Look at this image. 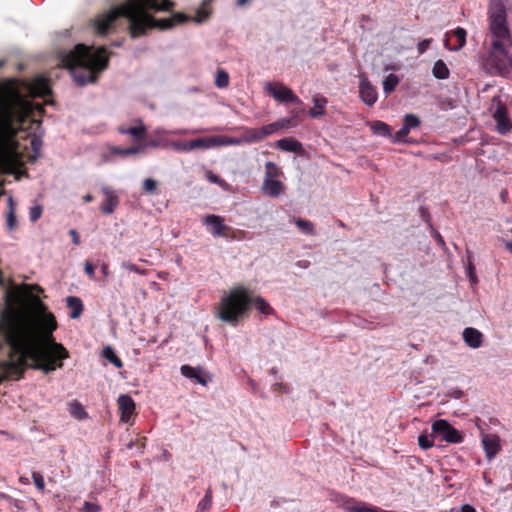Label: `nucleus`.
I'll use <instances>...</instances> for the list:
<instances>
[{"instance_id": "f257e3e1", "label": "nucleus", "mask_w": 512, "mask_h": 512, "mask_svg": "<svg viewBox=\"0 0 512 512\" xmlns=\"http://www.w3.org/2000/svg\"><path fill=\"white\" fill-rule=\"evenodd\" d=\"M34 289L41 290L25 284L6 295L9 300L28 297L30 303L23 307L8 305L0 313V343L10 350L9 359L0 362V383L19 379L27 366L49 373L61 368V360L68 358L67 350L52 335L57 327L55 317L37 296L31 295Z\"/></svg>"}, {"instance_id": "f03ea898", "label": "nucleus", "mask_w": 512, "mask_h": 512, "mask_svg": "<svg viewBox=\"0 0 512 512\" xmlns=\"http://www.w3.org/2000/svg\"><path fill=\"white\" fill-rule=\"evenodd\" d=\"M50 93L47 80L40 76L0 88V195L3 193L4 174H13L16 180L25 174L21 168L28 144L34 153L28 155L32 160L42 145L40 137L36 135L40 127L36 116L41 115L43 104H33L28 98H45ZM50 103L44 101V105Z\"/></svg>"}, {"instance_id": "7ed1b4c3", "label": "nucleus", "mask_w": 512, "mask_h": 512, "mask_svg": "<svg viewBox=\"0 0 512 512\" xmlns=\"http://www.w3.org/2000/svg\"><path fill=\"white\" fill-rule=\"evenodd\" d=\"M169 0H126L119 6L99 15L94 20L96 33L105 34L119 17L129 21V30L133 38L142 36L148 29L158 27L168 29L176 24L183 23L189 18L183 13H176L171 18L156 21L151 12L168 11L172 7Z\"/></svg>"}, {"instance_id": "20e7f679", "label": "nucleus", "mask_w": 512, "mask_h": 512, "mask_svg": "<svg viewBox=\"0 0 512 512\" xmlns=\"http://www.w3.org/2000/svg\"><path fill=\"white\" fill-rule=\"evenodd\" d=\"M511 16V2L508 0L490 1L483 65L491 74L512 77V56L509 53L512 46V35L509 28Z\"/></svg>"}, {"instance_id": "39448f33", "label": "nucleus", "mask_w": 512, "mask_h": 512, "mask_svg": "<svg viewBox=\"0 0 512 512\" xmlns=\"http://www.w3.org/2000/svg\"><path fill=\"white\" fill-rule=\"evenodd\" d=\"M61 62L69 69L78 85H85L94 82L106 68L108 55L104 47L94 48L78 44L62 56Z\"/></svg>"}, {"instance_id": "423d86ee", "label": "nucleus", "mask_w": 512, "mask_h": 512, "mask_svg": "<svg viewBox=\"0 0 512 512\" xmlns=\"http://www.w3.org/2000/svg\"><path fill=\"white\" fill-rule=\"evenodd\" d=\"M253 296L244 286H237L220 300L217 316L222 321L236 325L250 310Z\"/></svg>"}, {"instance_id": "0eeeda50", "label": "nucleus", "mask_w": 512, "mask_h": 512, "mask_svg": "<svg viewBox=\"0 0 512 512\" xmlns=\"http://www.w3.org/2000/svg\"><path fill=\"white\" fill-rule=\"evenodd\" d=\"M264 90L267 94L273 97L278 102H293L301 104L300 99L294 92L281 82H266L264 84Z\"/></svg>"}, {"instance_id": "6e6552de", "label": "nucleus", "mask_w": 512, "mask_h": 512, "mask_svg": "<svg viewBox=\"0 0 512 512\" xmlns=\"http://www.w3.org/2000/svg\"><path fill=\"white\" fill-rule=\"evenodd\" d=\"M432 437H441L449 443L462 442V436L454 427H452L446 420H437L432 424Z\"/></svg>"}, {"instance_id": "1a4fd4ad", "label": "nucleus", "mask_w": 512, "mask_h": 512, "mask_svg": "<svg viewBox=\"0 0 512 512\" xmlns=\"http://www.w3.org/2000/svg\"><path fill=\"white\" fill-rule=\"evenodd\" d=\"M493 118L496 122V129L500 134L508 133L512 128V123L508 117L507 110L499 98H493Z\"/></svg>"}, {"instance_id": "9d476101", "label": "nucleus", "mask_w": 512, "mask_h": 512, "mask_svg": "<svg viewBox=\"0 0 512 512\" xmlns=\"http://www.w3.org/2000/svg\"><path fill=\"white\" fill-rule=\"evenodd\" d=\"M466 30L458 27L449 31L444 36V46L450 51H459L466 44Z\"/></svg>"}, {"instance_id": "9b49d317", "label": "nucleus", "mask_w": 512, "mask_h": 512, "mask_svg": "<svg viewBox=\"0 0 512 512\" xmlns=\"http://www.w3.org/2000/svg\"><path fill=\"white\" fill-rule=\"evenodd\" d=\"M120 420L132 424V417L135 414L136 404L131 396L121 394L117 399Z\"/></svg>"}, {"instance_id": "f8f14e48", "label": "nucleus", "mask_w": 512, "mask_h": 512, "mask_svg": "<svg viewBox=\"0 0 512 512\" xmlns=\"http://www.w3.org/2000/svg\"><path fill=\"white\" fill-rule=\"evenodd\" d=\"M169 142L170 141H167L164 138L156 137L155 139L150 140L147 143H141V144H139V145H137L135 147H131V148H127V149L115 148V149H113V152L117 153V154H121V155L137 154V153L144 152L147 147H152V148H158V147L168 148Z\"/></svg>"}, {"instance_id": "ddd939ff", "label": "nucleus", "mask_w": 512, "mask_h": 512, "mask_svg": "<svg viewBox=\"0 0 512 512\" xmlns=\"http://www.w3.org/2000/svg\"><path fill=\"white\" fill-rule=\"evenodd\" d=\"M420 125L419 118L414 114H407L404 117V124L395 134L392 136V142H403L410 133V130Z\"/></svg>"}, {"instance_id": "4468645a", "label": "nucleus", "mask_w": 512, "mask_h": 512, "mask_svg": "<svg viewBox=\"0 0 512 512\" xmlns=\"http://www.w3.org/2000/svg\"><path fill=\"white\" fill-rule=\"evenodd\" d=\"M481 442L487 460L491 461L501 449L500 438L495 434H484Z\"/></svg>"}, {"instance_id": "2eb2a0df", "label": "nucleus", "mask_w": 512, "mask_h": 512, "mask_svg": "<svg viewBox=\"0 0 512 512\" xmlns=\"http://www.w3.org/2000/svg\"><path fill=\"white\" fill-rule=\"evenodd\" d=\"M181 374L188 379L194 380L202 386H206L211 380V376L200 367L183 365L181 367Z\"/></svg>"}, {"instance_id": "dca6fc26", "label": "nucleus", "mask_w": 512, "mask_h": 512, "mask_svg": "<svg viewBox=\"0 0 512 512\" xmlns=\"http://www.w3.org/2000/svg\"><path fill=\"white\" fill-rule=\"evenodd\" d=\"M360 97L362 101L368 106H372L375 104L378 98V94L376 88L372 86V84L368 81L367 78L362 77L360 79Z\"/></svg>"}, {"instance_id": "f3484780", "label": "nucleus", "mask_w": 512, "mask_h": 512, "mask_svg": "<svg viewBox=\"0 0 512 512\" xmlns=\"http://www.w3.org/2000/svg\"><path fill=\"white\" fill-rule=\"evenodd\" d=\"M203 224L209 229L213 236H222L227 229L223 218L214 214L207 215L203 219Z\"/></svg>"}, {"instance_id": "a211bd4d", "label": "nucleus", "mask_w": 512, "mask_h": 512, "mask_svg": "<svg viewBox=\"0 0 512 512\" xmlns=\"http://www.w3.org/2000/svg\"><path fill=\"white\" fill-rule=\"evenodd\" d=\"M293 118H281L262 127L265 138L281 130L295 127Z\"/></svg>"}, {"instance_id": "6ab92c4d", "label": "nucleus", "mask_w": 512, "mask_h": 512, "mask_svg": "<svg viewBox=\"0 0 512 512\" xmlns=\"http://www.w3.org/2000/svg\"><path fill=\"white\" fill-rule=\"evenodd\" d=\"M102 193L105 197L104 202L101 206V210L104 214H111L119 203V199L115 191L108 187L102 188Z\"/></svg>"}, {"instance_id": "aec40b11", "label": "nucleus", "mask_w": 512, "mask_h": 512, "mask_svg": "<svg viewBox=\"0 0 512 512\" xmlns=\"http://www.w3.org/2000/svg\"><path fill=\"white\" fill-rule=\"evenodd\" d=\"M284 184L279 179H263L262 191L270 197H278L284 192Z\"/></svg>"}, {"instance_id": "412c9836", "label": "nucleus", "mask_w": 512, "mask_h": 512, "mask_svg": "<svg viewBox=\"0 0 512 512\" xmlns=\"http://www.w3.org/2000/svg\"><path fill=\"white\" fill-rule=\"evenodd\" d=\"M240 144L257 143L265 139L262 127L261 128H244L243 133L239 137Z\"/></svg>"}, {"instance_id": "4be33fe9", "label": "nucleus", "mask_w": 512, "mask_h": 512, "mask_svg": "<svg viewBox=\"0 0 512 512\" xmlns=\"http://www.w3.org/2000/svg\"><path fill=\"white\" fill-rule=\"evenodd\" d=\"M275 147L285 152L297 154H301L303 152L302 144L292 137H286L278 140L275 143Z\"/></svg>"}, {"instance_id": "5701e85b", "label": "nucleus", "mask_w": 512, "mask_h": 512, "mask_svg": "<svg viewBox=\"0 0 512 512\" xmlns=\"http://www.w3.org/2000/svg\"><path fill=\"white\" fill-rule=\"evenodd\" d=\"M463 339L470 348L476 349L482 345L483 335L479 330L468 327L463 331Z\"/></svg>"}, {"instance_id": "b1692460", "label": "nucleus", "mask_w": 512, "mask_h": 512, "mask_svg": "<svg viewBox=\"0 0 512 512\" xmlns=\"http://www.w3.org/2000/svg\"><path fill=\"white\" fill-rule=\"evenodd\" d=\"M313 107L309 111V116L312 118H318L325 114V107L327 105V98L322 95L313 96Z\"/></svg>"}, {"instance_id": "393cba45", "label": "nucleus", "mask_w": 512, "mask_h": 512, "mask_svg": "<svg viewBox=\"0 0 512 512\" xmlns=\"http://www.w3.org/2000/svg\"><path fill=\"white\" fill-rule=\"evenodd\" d=\"M119 132L122 134L130 135L134 141H140V140L144 139L146 128L141 122H139L135 126H131V127H127V128L120 127Z\"/></svg>"}, {"instance_id": "a878e982", "label": "nucleus", "mask_w": 512, "mask_h": 512, "mask_svg": "<svg viewBox=\"0 0 512 512\" xmlns=\"http://www.w3.org/2000/svg\"><path fill=\"white\" fill-rule=\"evenodd\" d=\"M367 125L370 127L371 131L377 136L390 137L392 139L391 129L390 127L382 122V121H372L368 122Z\"/></svg>"}, {"instance_id": "bb28decb", "label": "nucleus", "mask_w": 512, "mask_h": 512, "mask_svg": "<svg viewBox=\"0 0 512 512\" xmlns=\"http://www.w3.org/2000/svg\"><path fill=\"white\" fill-rule=\"evenodd\" d=\"M191 144H192V150L212 149V148H215V138H214V136L197 138V139L191 140Z\"/></svg>"}, {"instance_id": "cd10ccee", "label": "nucleus", "mask_w": 512, "mask_h": 512, "mask_svg": "<svg viewBox=\"0 0 512 512\" xmlns=\"http://www.w3.org/2000/svg\"><path fill=\"white\" fill-rule=\"evenodd\" d=\"M69 414L77 420H83L87 418V412L80 402L74 400L68 404Z\"/></svg>"}, {"instance_id": "c85d7f7f", "label": "nucleus", "mask_w": 512, "mask_h": 512, "mask_svg": "<svg viewBox=\"0 0 512 512\" xmlns=\"http://www.w3.org/2000/svg\"><path fill=\"white\" fill-rule=\"evenodd\" d=\"M67 305L71 309V313H70L71 318L76 319L81 315V313L83 311V305L79 298L68 297Z\"/></svg>"}, {"instance_id": "c756f323", "label": "nucleus", "mask_w": 512, "mask_h": 512, "mask_svg": "<svg viewBox=\"0 0 512 512\" xmlns=\"http://www.w3.org/2000/svg\"><path fill=\"white\" fill-rule=\"evenodd\" d=\"M282 175V171L274 162H266L264 179H278Z\"/></svg>"}, {"instance_id": "7c9ffc66", "label": "nucleus", "mask_w": 512, "mask_h": 512, "mask_svg": "<svg viewBox=\"0 0 512 512\" xmlns=\"http://www.w3.org/2000/svg\"><path fill=\"white\" fill-rule=\"evenodd\" d=\"M433 75L438 79H446L449 76V69L444 61L437 60L433 66Z\"/></svg>"}, {"instance_id": "2f4dec72", "label": "nucleus", "mask_w": 512, "mask_h": 512, "mask_svg": "<svg viewBox=\"0 0 512 512\" xmlns=\"http://www.w3.org/2000/svg\"><path fill=\"white\" fill-rule=\"evenodd\" d=\"M214 138L215 147L241 145L239 137L214 136Z\"/></svg>"}, {"instance_id": "473e14b6", "label": "nucleus", "mask_w": 512, "mask_h": 512, "mask_svg": "<svg viewBox=\"0 0 512 512\" xmlns=\"http://www.w3.org/2000/svg\"><path fill=\"white\" fill-rule=\"evenodd\" d=\"M399 83V78L395 74H389L384 80H383V90L386 94L391 93L396 88L397 84Z\"/></svg>"}, {"instance_id": "72a5a7b5", "label": "nucleus", "mask_w": 512, "mask_h": 512, "mask_svg": "<svg viewBox=\"0 0 512 512\" xmlns=\"http://www.w3.org/2000/svg\"><path fill=\"white\" fill-rule=\"evenodd\" d=\"M8 206L9 210L6 217V225L9 230H13L16 227V219H15V208L12 197L8 198Z\"/></svg>"}, {"instance_id": "f704fd0d", "label": "nucleus", "mask_w": 512, "mask_h": 512, "mask_svg": "<svg viewBox=\"0 0 512 512\" xmlns=\"http://www.w3.org/2000/svg\"><path fill=\"white\" fill-rule=\"evenodd\" d=\"M252 305L263 314H271L272 308L271 306L261 297H253Z\"/></svg>"}, {"instance_id": "c9c22d12", "label": "nucleus", "mask_w": 512, "mask_h": 512, "mask_svg": "<svg viewBox=\"0 0 512 512\" xmlns=\"http://www.w3.org/2000/svg\"><path fill=\"white\" fill-rule=\"evenodd\" d=\"M103 356L109 362L114 364L117 368H121L123 366L122 361L120 360V358L116 355V353L114 352V350L110 346H107V347L104 348Z\"/></svg>"}, {"instance_id": "e433bc0d", "label": "nucleus", "mask_w": 512, "mask_h": 512, "mask_svg": "<svg viewBox=\"0 0 512 512\" xmlns=\"http://www.w3.org/2000/svg\"><path fill=\"white\" fill-rule=\"evenodd\" d=\"M168 147L178 152H190L192 150V144L190 141H170Z\"/></svg>"}, {"instance_id": "4c0bfd02", "label": "nucleus", "mask_w": 512, "mask_h": 512, "mask_svg": "<svg viewBox=\"0 0 512 512\" xmlns=\"http://www.w3.org/2000/svg\"><path fill=\"white\" fill-rule=\"evenodd\" d=\"M229 84V75L224 70H218L215 76V85L218 88H225Z\"/></svg>"}, {"instance_id": "58836bf2", "label": "nucleus", "mask_w": 512, "mask_h": 512, "mask_svg": "<svg viewBox=\"0 0 512 512\" xmlns=\"http://www.w3.org/2000/svg\"><path fill=\"white\" fill-rule=\"evenodd\" d=\"M295 224L300 230H302L306 234H313L314 232L313 224L310 221L296 219Z\"/></svg>"}, {"instance_id": "ea45409f", "label": "nucleus", "mask_w": 512, "mask_h": 512, "mask_svg": "<svg viewBox=\"0 0 512 512\" xmlns=\"http://www.w3.org/2000/svg\"><path fill=\"white\" fill-rule=\"evenodd\" d=\"M433 438L434 437H432V434L430 436L426 435V434L420 435L418 437L419 446L422 449H429V448H431L434 445Z\"/></svg>"}, {"instance_id": "a19ab883", "label": "nucleus", "mask_w": 512, "mask_h": 512, "mask_svg": "<svg viewBox=\"0 0 512 512\" xmlns=\"http://www.w3.org/2000/svg\"><path fill=\"white\" fill-rule=\"evenodd\" d=\"M121 267L129 272L138 273L140 275H146V270L139 268L137 265L131 263L130 261H123L121 263Z\"/></svg>"}, {"instance_id": "79ce46f5", "label": "nucleus", "mask_w": 512, "mask_h": 512, "mask_svg": "<svg viewBox=\"0 0 512 512\" xmlns=\"http://www.w3.org/2000/svg\"><path fill=\"white\" fill-rule=\"evenodd\" d=\"M207 178H208L209 181L218 184L220 187H222V188H224L226 190L229 189V184L226 181L220 179L217 175L209 172L207 174Z\"/></svg>"}, {"instance_id": "37998d69", "label": "nucleus", "mask_w": 512, "mask_h": 512, "mask_svg": "<svg viewBox=\"0 0 512 512\" xmlns=\"http://www.w3.org/2000/svg\"><path fill=\"white\" fill-rule=\"evenodd\" d=\"M42 215V207L40 205H35L30 208L29 218L32 222L37 221Z\"/></svg>"}, {"instance_id": "c03bdc74", "label": "nucleus", "mask_w": 512, "mask_h": 512, "mask_svg": "<svg viewBox=\"0 0 512 512\" xmlns=\"http://www.w3.org/2000/svg\"><path fill=\"white\" fill-rule=\"evenodd\" d=\"M33 482L35 486L40 490L43 491L45 488V481L43 476L40 473L34 472L32 474Z\"/></svg>"}, {"instance_id": "a18cd8bd", "label": "nucleus", "mask_w": 512, "mask_h": 512, "mask_svg": "<svg viewBox=\"0 0 512 512\" xmlns=\"http://www.w3.org/2000/svg\"><path fill=\"white\" fill-rule=\"evenodd\" d=\"M209 16V12L203 7L197 10L196 16L193 17V21L196 23H202L205 21Z\"/></svg>"}, {"instance_id": "49530a36", "label": "nucleus", "mask_w": 512, "mask_h": 512, "mask_svg": "<svg viewBox=\"0 0 512 512\" xmlns=\"http://www.w3.org/2000/svg\"><path fill=\"white\" fill-rule=\"evenodd\" d=\"M143 188L148 193H153L157 188V182L152 178H147L143 182Z\"/></svg>"}, {"instance_id": "de8ad7c7", "label": "nucleus", "mask_w": 512, "mask_h": 512, "mask_svg": "<svg viewBox=\"0 0 512 512\" xmlns=\"http://www.w3.org/2000/svg\"><path fill=\"white\" fill-rule=\"evenodd\" d=\"M100 506L96 503L85 502L81 512H99Z\"/></svg>"}, {"instance_id": "09e8293b", "label": "nucleus", "mask_w": 512, "mask_h": 512, "mask_svg": "<svg viewBox=\"0 0 512 512\" xmlns=\"http://www.w3.org/2000/svg\"><path fill=\"white\" fill-rule=\"evenodd\" d=\"M212 503V497L209 492L206 493L204 498L199 502L198 507L200 509H207L211 506Z\"/></svg>"}, {"instance_id": "8fccbe9b", "label": "nucleus", "mask_w": 512, "mask_h": 512, "mask_svg": "<svg viewBox=\"0 0 512 512\" xmlns=\"http://www.w3.org/2000/svg\"><path fill=\"white\" fill-rule=\"evenodd\" d=\"M431 41V39H424L423 41L418 43L417 50L419 54L424 53L428 49Z\"/></svg>"}, {"instance_id": "3c124183", "label": "nucleus", "mask_w": 512, "mask_h": 512, "mask_svg": "<svg viewBox=\"0 0 512 512\" xmlns=\"http://www.w3.org/2000/svg\"><path fill=\"white\" fill-rule=\"evenodd\" d=\"M84 270H85V273L90 277V278H94L95 276V268L94 266L92 265L91 262L89 261H86L85 264H84Z\"/></svg>"}, {"instance_id": "603ef678", "label": "nucleus", "mask_w": 512, "mask_h": 512, "mask_svg": "<svg viewBox=\"0 0 512 512\" xmlns=\"http://www.w3.org/2000/svg\"><path fill=\"white\" fill-rule=\"evenodd\" d=\"M198 130H190V129H175V130H171L170 133L173 134V135H186V134H194V133H197Z\"/></svg>"}, {"instance_id": "864d4df0", "label": "nucleus", "mask_w": 512, "mask_h": 512, "mask_svg": "<svg viewBox=\"0 0 512 512\" xmlns=\"http://www.w3.org/2000/svg\"><path fill=\"white\" fill-rule=\"evenodd\" d=\"M153 134H154L155 137L164 138L163 136L171 134V133L168 130H165V129H162V128H157V129H155L153 131Z\"/></svg>"}, {"instance_id": "5fc2aeb1", "label": "nucleus", "mask_w": 512, "mask_h": 512, "mask_svg": "<svg viewBox=\"0 0 512 512\" xmlns=\"http://www.w3.org/2000/svg\"><path fill=\"white\" fill-rule=\"evenodd\" d=\"M69 233H70V235H71V237H72V241H73V243H74L75 245H79V243H80V238H79V235H78V233L76 232V230H73V229H72V230H70V232H69Z\"/></svg>"}, {"instance_id": "6e6d98bb", "label": "nucleus", "mask_w": 512, "mask_h": 512, "mask_svg": "<svg viewBox=\"0 0 512 512\" xmlns=\"http://www.w3.org/2000/svg\"><path fill=\"white\" fill-rule=\"evenodd\" d=\"M460 512H476L475 508L469 504H464L460 508Z\"/></svg>"}, {"instance_id": "4d7b16f0", "label": "nucleus", "mask_w": 512, "mask_h": 512, "mask_svg": "<svg viewBox=\"0 0 512 512\" xmlns=\"http://www.w3.org/2000/svg\"><path fill=\"white\" fill-rule=\"evenodd\" d=\"M469 276H470V279L473 283H475L477 281V278H476V275L474 273V268L472 266V264L469 265Z\"/></svg>"}, {"instance_id": "13d9d810", "label": "nucleus", "mask_w": 512, "mask_h": 512, "mask_svg": "<svg viewBox=\"0 0 512 512\" xmlns=\"http://www.w3.org/2000/svg\"><path fill=\"white\" fill-rule=\"evenodd\" d=\"M101 270H102V273H103L104 276H108L109 270H108V265L106 263H104L102 265Z\"/></svg>"}, {"instance_id": "bf43d9fd", "label": "nucleus", "mask_w": 512, "mask_h": 512, "mask_svg": "<svg viewBox=\"0 0 512 512\" xmlns=\"http://www.w3.org/2000/svg\"><path fill=\"white\" fill-rule=\"evenodd\" d=\"M505 248L512 254V241L504 242Z\"/></svg>"}, {"instance_id": "052dcab7", "label": "nucleus", "mask_w": 512, "mask_h": 512, "mask_svg": "<svg viewBox=\"0 0 512 512\" xmlns=\"http://www.w3.org/2000/svg\"><path fill=\"white\" fill-rule=\"evenodd\" d=\"M250 0H237V6L242 7L246 5Z\"/></svg>"}, {"instance_id": "680f3d73", "label": "nucleus", "mask_w": 512, "mask_h": 512, "mask_svg": "<svg viewBox=\"0 0 512 512\" xmlns=\"http://www.w3.org/2000/svg\"><path fill=\"white\" fill-rule=\"evenodd\" d=\"M84 200L86 202H91L93 200V197L90 195V194H87L85 197H84Z\"/></svg>"}, {"instance_id": "e2e57ef3", "label": "nucleus", "mask_w": 512, "mask_h": 512, "mask_svg": "<svg viewBox=\"0 0 512 512\" xmlns=\"http://www.w3.org/2000/svg\"><path fill=\"white\" fill-rule=\"evenodd\" d=\"M281 387H282L281 384H277V385H275V390L280 389Z\"/></svg>"}, {"instance_id": "0e129e2a", "label": "nucleus", "mask_w": 512, "mask_h": 512, "mask_svg": "<svg viewBox=\"0 0 512 512\" xmlns=\"http://www.w3.org/2000/svg\"><path fill=\"white\" fill-rule=\"evenodd\" d=\"M3 65V62L0 61V67Z\"/></svg>"}, {"instance_id": "69168bd1", "label": "nucleus", "mask_w": 512, "mask_h": 512, "mask_svg": "<svg viewBox=\"0 0 512 512\" xmlns=\"http://www.w3.org/2000/svg\"><path fill=\"white\" fill-rule=\"evenodd\" d=\"M211 0H207V2H210Z\"/></svg>"}]
</instances>
